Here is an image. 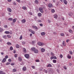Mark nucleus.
Instances as JSON below:
<instances>
[{
    "mask_svg": "<svg viewBox=\"0 0 74 74\" xmlns=\"http://www.w3.org/2000/svg\"><path fill=\"white\" fill-rule=\"evenodd\" d=\"M31 51H34V53H37L38 52V50L34 47L32 48L31 49Z\"/></svg>",
    "mask_w": 74,
    "mask_h": 74,
    "instance_id": "1",
    "label": "nucleus"
},
{
    "mask_svg": "<svg viewBox=\"0 0 74 74\" xmlns=\"http://www.w3.org/2000/svg\"><path fill=\"white\" fill-rule=\"evenodd\" d=\"M38 45L39 46H43L44 45V44L43 43L38 42L37 43Z\"/></svg>",
    "mask_w": 74,
    "mask_h": 74,
    "instance_id": "2",
    "label": "nucleus"
},
{
    "mask_svg": "<svg viewBox=\"0 0 74 74\" xmlns=\"http://www.w3.org/2000/svg\"><path fill=\"white\" fill-rule=\"evenodd\" d=\"M32 27L33 29H34L35 30H38V28L36 25H33L32 26Z\"/></svg>",
    "mask_w": 74,
    "mask_h": 74,
    "instance_id": "3",
    "label": "nucleus"
},
{
    "mask_svg": "<svg viewBox=\"0 0 74 74\" xmlns=\"http://www.w3.org/2000/svg\"><path fill=\"white\" fill-rule=\"evenodd\" d=\"M25 56L27 59H28V58H29V55L27 54H25Z\"/></svg>",
    "mask_w": 74,
    "mask_h": 74,
    "instance_id": "4",
    "label": "nucleus"
},
{
    "mask_svg": "<svg viewBox=\"0 0 74 74\" xmlns=\"http://www.w3.org/2000/svg\"><path fill=\"white\" fill-rule=\"evenodd\" d=\"M7 10L8 12H11L12 11V10H11V9L10 8H7Z\"/></svg>",
    "mask_w": 74,
    "mask_h": 74,
    "instance_id": "5",
    "label": "nucleus"
},
{
    "mask_svg": "<svg viewBox=\"0 0 74 74\" xmlns=\"http://www.w3.org/2000/svg\"><path fill=\"white\" fill-rule=\"evenodd\" d=\"M39 11H40V12H41V13H43V12H44V11H43V9L42 8H40L39 9Z\"/></svg>",
    "mask_w": 74,
    "mask_h": 74,
    "instance_id": "6",
    "label": "nucleus"
},
{
    "mask_svg": "<svg viewBox=\"0 0 74 74\" xmlns=\"http://www.w3.org/2000/svg\"><path fill=\"white\" fill-rule=\"evenodd\" d=\"M21 22L23 23H25L26 22V20L25 19H23L21 20Z\"/></svg>",
    "mask_w": 74,
    "mask_h": 74,
    "instance_id": "7",
    "label": "nucleus"
},
{
    "mask_svg": "<svg viewBox=\"0 0 74 74\" xmlns=\"http://www.w3.org/2000/svg\"><path fill=\"white\" fill-rule=\"evenodd\" d=\"M18 60L19 62H21L22 60V59L21 57H19L18 58Z\"/></svg>",
    "mask_w": 74,
    "mask_h": 74,
    "instance_id": "8",
    "label": "nucleus"
},
{
    "mask_svg": "<svg viewBox=\"0 0 74 74\" xmlns=\"http://www.w3.org/2000/svg\"><path fill=\"white\" fill-rule=\"evenodd\" d=\"M45 51V49L43 48H42L41 49V51L42 52H44Z\"/></svg>",
    "mask_w": 74,
    "mask_h": 74,
    "instance_id": "9",
    "label": "nucleus"
},
{
    "mask_svg": "<svg viewBox=\"0 0 74 74\" xmlns=\"http://www.w3.org/2000/svg\"><path fill=\"white\" fill-rule=\"evenodd\" d=\"M41 35L42 36L45 35V32H42L41 33Z\"/></svg>",
    "mask_w": 74,
    "mask_h": 74,
    "instance_id": "10",
    "label": "nucleus"
},
{
    "mask_svg": "<svg viewBox=\"0 0 74 74\" xmlns=\"http://www.w3.org/2000/svg\"><path fill=\"white\" fill-rule=\"evenodd\" d=\"M69 32L70 33H71L73 34V30L71 29H70L69 30Z\"/></svg>",
    "mask_w": 74,
    "mask_h": 74,
    "instance_id": "11",
    "label": "nucleus"
},
{
    "mask_svg": "<svg viewBox=\"0 0 74 74\" xmlns=\"http://www.w3.org/2000/svg\"><path fill=\"white\" fill-rule=\"evenodd\" d=\"M48 6L49 8H51V7H52V4L51 3H49L48 5Z\"/></svg>",
    "mask_w": 74,
    "mask_h": 74,
    "instance_id": "12",
    "label": "nucleus"
},
{
    "mask_svg": "<svg viewBox=\"0 0 74 74\" xmlns=\"http://www.w3.org/2000/svg\"><path fill=\"white\" fill-rule=\"evenodd\" d=\"M63 2L64 4L66 5L67 4V1H66V0H63Z\"/></svg>",
    "mask_w": 74,
    "mask_h": 74,
    "instance_id": "13",
    "label": "nucleus"
},
{
    "mask_svg": "<svg viewBox=\"0 0 74 74\" xmlns=\"http://www.w3.org/2000/svg\"><path fill=\"white\" fill-rule=\"evenodd\" d=\"M6 62V59L5 58H4L2 61V63H4V62Z\"/></svg>",
    "mask_w": 74,
    "mask_h": 74,
    "instance_id": "14",
    "label": "nucleus"
},
{
    "mask_svg": "<svg viewBox=\"0 0 74 74\" xmlns=\"http://www.w3.org/2000/svg\"><path fill=\"white\" fill-rule=\"evenodd\" d=\"M54 18L55 19H57L58 18V15L56 14H55L54 15Z\"/></svg>",
    "mask_w": 74,
    "mask_h": 74,
    "instance_id": "15",
    "label": "nucleus"
},
{
    "mask_svg": "<svg viewBox=\"0 0 74 74\" xmlns=\"http://www.w3.org/2000/svg\"><path fill=\"white\" fill-rule=\"evenodd\" d=\"M47 67H52V65L51 64H49L47 65Z\"/></svg>",
    "mask_w": 74,
    "mask_h": 74,
    "instance_id": "16",
    "label": "nucleus"
},
{
    "mask_svg": "<svg viewBox=\"0 0 74 74\" xmlns=\"http://www.w3.org/2000/svg\"><path fill=\"white\" fill-rule=\"evenodd\" d=\"M23 71H26V68L25 67H24L23 68Z\"/></svg>",
    "mask_w": 74,
    "mask_h": 74,
    "instance_id": "17",
    "label": "nucleus"
},
{
    "mask_svg": "<svg viewBox=\"0 0 74 74\" xmlns=\"http://www.w3.org/2000/svg\"><path fill=\"white\" fill-rule=\"evenodd\" d=\"M62 45L63 46H65L66 45V44L65 43V42L63 41L62 42Z\"/></svg>",
    "mask_w": 74,
    "mask_h": 74,
    "instance_id": "18",
    "label": "nucleus"
},
{
    "mask_svg": "<svg viewBox=\"0 0 74 74\" xmlns=\"http://www.w3.org/2000/svg\"><path fill=\"white\" fill-rule=\"evenodd\" d=\"M3 37L4 39H6L7 38V36L6 35H4L3 36Z\"/></svg>",
    "mask_w": 74,
    "mask_h": 74,
    "instance_id": "19",
    "label": "nucleus"
},
{
    "mask_svg": "<svg viewBox=\"0 0 74 74\" xmlns=\"http://www.w3.org/2000/svg\"><path fill=\"white\" fill-rule=\"evenodd\" d=\"M67 57L68 58H69V59H71V56L69 55V54L68 55V56H67Z\"/></svg>",
    "mask_w": 74,
    "mask_h": 74,
    "instance_id": "20",
    "label": "nucleus"
},
{
    "mask_svg": "<svg viewBox=\"0 0 74 74\" xmlns=\"http://www.w3.org/2000/svg\"><path fill=\"white\" fill-rule=\"evenodd\" d=\"M38 15L39 16H41V15H42V14H41V13H39L38 14Z\"/></svg>",
    "mask_w": 74,
    "mask_h": 74,
    "instance_id": "21",
    "label": "nucleus"
},
{
    "mask_svg": "<svg viewBox=\"0 0 74 74\" xmlns=\"http://www.w3.org/2000/svg\"><path fill=\"white\" fill-rule=\"evenodd\" d=\"M12 18H9L8 19V21H12Z\"/></svg>",
    "mask_w": 74,
    "mask_h": 74,
    "instance_id": "22",
    "label": "nucleus"
},
{
    "mask_svg": "<svg viewBox=\"0 0 74 74\" xmlns=\"http://www.w3.org/2000/svg\"><path fill=\"white\" fill-rule=\"evenodd\" d=\"M22 9L24 10H25L26 9V7L25 6H23L22 7Z\"/></svg>",
    "mask_w": 74,
    "mask_h": 74,
    "instance_id": "23",
    "label": "nucleus"
},
{
    "mask_svg": "<svg viewBox=\"0 0 74 74\" xmlns=\"http://www.w3.org/2000/svg\"><path fill=\"white\" fill-rule=\"evenodd\" d=\"M51 56H54V55H55V54H54V53H53L51 52Z\"/></svg>",
    "mask_w": 74,
    "mask_h": 74,
    "instance_id": "24",
    "label": "nucleus"
},
{
    "mask_svg": "<svg viewBox=\"0 0 74 74\" xmlns=\"http://www.w3.org/2000/svg\"><path fill=\"white\" fill-rule=\"evenodd\" d=\"M5 34H10V32L8 31H5Z\"/></svg>",
    "mask_w": 74,
    "mask_h": 74,
    "instance_id": "25",
    "label": "nucleus"
},
{
    "mask_svg": "<svg viewBox=\"0 0 74 74\" xmlns=\"http://www.w3.org/2000/svg\"><path fill=\"white\" fill-rule=\"evenodd\" d=\"M23 51L24 52H25V53L26 52H27L26 50V49H25V48H23Z\"/></svg>",
    "mask_w": 74,
    "mask_h": 74,
    "instance_id": "26",
    "label": "nucleus"
},
{
    "mask_svg": "<svg viewBox=\"0 0 74 74\" xmlns=\"http://www.w3.org/2000/svg\"><path fill=\"white\" fill-rule=\"evenodd\" d=\"M7 44L9 45H11V43L10 42H8L7 43Z\"/></svg>",
    "mask_w": 74,
    "mask_h": 74,
    "instance_id": "27",
    "label": "nucleus"
},
{
    "mask_svg": "<svg viewBox=\"0 0 74 74\" xmlns=\"http://www.w3.org/2000/svg\"><path fill=\"white\" fill-rule=\"evenodd\" d=\"M60 36H64V33H61L60 34Z\"/></svg>",
    "mask_w": 74,
    "mask_h": 74,
    "instance_id": "28",
    "label": "nucleus"
},
{
    "mask_svg": "<svg viewBox=\"0 0 74 74\" xmlns=\"http://www.w3.org/2000/svg\"><path fill=\"white\" fill-rule=\"evenodd\" d=\"M16 48H19V45H18V44H17L16 45Z\"/></svg>",
    "mask_w": 74,
    "mask_h": 74,
    "instance_id": "29",
    "label": "nucleus"
},
{
    "mask_svg": "<svg viewBox=\"0 0 74 74\" xmlns=\"http://www.w3.org/2000/svg\"><path fill=\"white\" fill-rule=\"evenodd\" d=\"M3 29L0 27V32H2L3 31Z\"/></svg>",
    "mask_w": 74,
    "mask_h": 74,
    "instance_id": "30",
    "label": "nucleus"
},
{
    "mask_svg": "<svg viewBox=\"0 0 74 74\" xmlns=\"http://www.w3.org/2000/svg\"><path fill=\"white\" fill-rule=\"evenodd\" d=\"M13 23H15L16 22V20H15V18H14L13 19Z\"/></svg>",
    "mask_w": 74,
    "mask_h": 74,
    "instance_id": "31",
    "label": "nucleus"
},
{
    "mask_svg": "<svg viewBox=\"0 0 74 74\" xmlns=\"http://www.w3.org/2000/svg\"><path fill=\"white\" fill-rule=\"evenodd\" d=\"M73 14L72 13H71L70 14H69V16H73Z\"/></svg>",
    "mask_w": 74,
    "mask_h": 74,
    "instance_id": "32",
    "label": "nucleus"
},
{
    "mask_svg": "<svg viewBox=\"0 0 74 74\" xmlns=\"http://www.w3.org/2000/svg\"><path fill=\"white\" fill-rule=\"evenodd\" d=\"M53 63H56V60H53Z\"/></svg>",
    "mask_w": 74,
    "mask_h": 74,
    "instance_id": "33",
    "label": "nucleus"
},
{
    "mask_svg": "<svg viewBox=\"0 0 74 74\" xmlns=\"http://www.w3.org/2000/svg\"><path fill=\"white\" fill-rule=\"evenodd\" d=\"M35 3H36V4H37V3H38V0H36L35 1Z\"/></svg>",
    "mask_w": 74,
    "mask_h": 74,
    "instance_id": "34",
    "label": "nucleus"
},
{
    "mask_svg": "<svg viewBox=\"0 0 74 74\" xmlns=\"http://www.w3.org/2000/svg\"><path fill=\"white\" fill-rule=\"evenodd\" d=\"M7 37H8V38H11V36L9 35H7Z\"/></svg>",
    "mask_w": 74,
    "mask_h": 74,
    "instance_id": "35",
    "label": "nucleus"
},
{
    "mask_svg": "<svg viewBox=\"0 0 74 74\" xmlns=\"http://www.w3.org/2000/svg\"><path fill=\"white\" fill-rule=\"evenodd\" d=\"M51 12H52V13H54V12H55V10L54 9L52 10H51Z\"/></svg>",
    "mask_w": 74,
    "mask_h": 74,
    "instance_id": "36",
    "label": "nucleus"
},
{
    "mask_svg": "<svg viewBox=\"0 0 74 74\" xmlns=\"http://www.w3.org/2000/svg\"><path fill=\"white\" fill-rule=\"evenodd\" d=\"M10 50H11V51L13 50V47H10Z\"/></svg>",
    "mask_w": 74,
    "mask_h": 74,
    "instance_id": "37",
    "label": "nucleus"
},
{
    "mask_svg": "<svg viewBox=\"0 0 74 74\" xmlns=\"http://www.w3.org/2000/svg\"><path fill=\"white\" fill-rule=\"evenodd\" d=\"M33 34H34L35 33V32L34 31H32L31 32Z\"/></svg>",
    "mask_w": 74,
    "mask_h": 74,
    "instance_id": "38",
    "label": "nucleus"
},
{
    "mask_svg": "<svg viewBox=\"0 0 74 74\" xmlns=\"http://www.w3.org/2000/svg\"><path fill=\"white\" fill-rule=\"evenodd\" d=\"M69 53L71 55H72L73 54V52L71 51H69Z\"/></svg>",
    "mask_w": 74,
    "mask_h": 74,
    "instance_id": "39",
    "label": "nucleus"
},
{
    "mask_svg": "<svg viewBox=\"0 0 74 74\" xmlns=\"http://www.w3.org/2000/svg\"><path fill=\"white\" fill-rule=\"evenodd\" d=\"M37 22H41L42 21L41 20H37Z\"/></svg>",
    "mask_w": 74,
    "mask_h": 74,
    "instance_id": "40",
    "label": "nucleus"
},
{
    "mask_svg": "<svg viewBox=\"0 0 74 74\" xmlns=\"http://www.w3.org/2000/svg\"><path fill=\"white\" fill-rule=\"evenodd\" d=\"M8 58V56L7 55L6 56H5V59H7Z\"/></svg>",
    "mask_w": 74,
    "mask_h": 74,
    "instance_id": "41",
    "label": "nucleus"
},
{
    "mask_svg": "<svg viewBox=\"0 0 74 74\" xmlns=\"http://www.w3.org/2000/svg\"><path fill=\"white\" fill-rule=\"evenodd\" d=\"M15 64V63H11V65L12 66H14V65Z\"/></svg>",
    "mask_w": 74,
    "mask_h": 74,
    "instance_id": "42",
    "label": "nucleus"
},
{
    "mask_svg": "<svg viewBox=\"0 0 74 74\" xmlns=\"http://www.w3.org/2000/svg\"><path fill=\"white\" fill-rule=\"evenodd\" d=\"M10 62H7L6 64V65H9V64H10Z\"/></svg>",
    "mask_w": 74,
    "mask_h": 74,
    "instance_id": "43",
    "label": "nucleus"
},
{
    "mask_svg": "<svg viewBox=\"0 0 74 74\" xmlns=\"http://www.w3.org/2000/svg\"><path fill=\"white\" fill-rule=\"evenodd\" d=\"M4 27H5V28H7V27H7V26L6 25H5L4 26Z\"/></svg>",
    "mask_w": 74,
    "mask_h": 74,
    "instance_id": "44",
    "label": "nucleus"
},
{
    "mask_svg": "<svg viewBox=\"0 0 74 74\" xmlns=\"http://www.w3.org/2000/svg\"><path fill=\"white\" fill-rule=\"evenodd\" d=\"M26 42H22V44H23V45H24V44H25Z\"/></svg>",
    "mask_w": 74,
    "mask_h": 74,
    "instance_id": "45",
    "label": "nucleus"
},
{
    "mask_svg": "<svg viewBox=\"0 0 74 74\" xmlns=\"http://www.w3.org/2000/svg\"><path fill=\"white\" fill-rule=\"evenodd\" d=\"M22 36L21 35L20 38V40H22Z\"/></svg>",
    "mask_w": 74,
    "mask_h": 74,
    "instance_id": "46",
    "label": "nucleus"
},
{
    "mask_svg": "<svg viewBox=\"0 0 74 74\" xmlns=\"http://www.w3.org/2000/svg\"><path fill=\"white\" fill-rule=\"evenodd\" d=\"M16 71V69H14L13 70V72H15Z\"/></svg>",
    "mask_w": 74,
    "mask_h": 74,
    "instance_id": "47",
    "label": "nucleus"
},
{
    "mask_svg": "<svg viewBox=\"0 0 74 74\" xmlns=\"http://www.w3.org/2000/svg\"><path fill=\"white\" fill-rule=\"evenodd\" d=\"M13 4L14 5H16V3L15 2H14Z\"/></svg>",
    "mask_w": 74,
    "mask_h": 74,
    "instance_id": "48",
    "label": "nucleus"
},
{
    "mask_svg": "<svg viewBox=\"0 0 74 74\" xmlns=\"http://www.w3.org/2000/svg\"><path fill=\"white\" fill-rule=\"evenodd\" d=\"M36 62H40V60H36Z\"/></svg>",
    "mask_w": 74,
    "mask_h": 74,
    "instance_id": "49",
    "label": "nucleus"
},
{
    "mask_svg": "<svg viewBox=\"0 0 74 74\" xmlns=\"http://www.w3.org/2000/svg\"><path fill=\"white\" fill-rule=\"evenodd\" d=\"M18 2V3H21V1L20 0H16Z\"/></svg>",
    "mask_w": 74,
    "mask_h": 74,
    "instance_id": "50",
    "label": "nucleus"
},
{
    "mask_svg": "<svg viewBox=\"0 0 74 74\" xmlns=\"http://www.w3.org/2000/svg\"><path fill=\"white\" fill-rule=\"evenodd\" d=\"M60 57L61 58H63V55H62L61 54L60 55Z\"/></svg>",
    "mask_w": 74,
    "mask_h": 74,
    "instance_id": "51",
    "label": "nucleus"
},
{
    "mask_svg": "<svg viewBox=\"0 0 74 74\" xmlns=\"http://www.w3.org/2000/svg\"><path fill=\"white\" fill-rule=\"evenodd\" d=\"M3 72L2 71H0V74H3Z\"/></svg>",
    "mask_w": 74,
    "mask_h": 74,
    "instance_id": "52",
    "label": "nucleus"
},
{
    "mask_svg": "<svg viewBox=\"0 0 74 74\" xmlns=\"http://www.w3.org/2000/svg\"><path fill=\"white\" fill-rule=\"evenodd\" d=\"M15 58H17V54H15L14 55Z\"/></svg>",
    "mask_w": 74,
    "mask_h": 74,
    "instance_id": "53",
    "label": "nucleus"
},
{
    "mask_svg": "<svg viewBox=\"0 0 74 74\" xmlns=\"http://www.w3.org/2000/svg\"><path fill=\"white\" fill-rule=\"evenodd\" d=\"M53 57V59H57V58H56V57L55 56H54Z\"/></svg>",
    "mask_w": 74,
    "mask_h": 74,
    "instance_id": "54",
    "label": "nucleus"
},
{
    "mask_svg": "<svg viewBox=\"0 0 74 74\" xmlns=\"http://www.w3.org/2000/svg\"><path fill=\"white\" fill-rule=\"evenodd\" d=\"M34 43H35V41H32V43L33 44H34Z\"/></svg>",
    "mask_w": 74,
    "mask_h": 74,
    "instance_id": "55",
    "label": "nucleus"
},
{
    "mask_svg": "<svg viewBox=\"0 0 74 74\" xmlns=\"http://www.w3.org/2000/svg\"><path fill=\"white\" fill-rule=\"evenodd\" d=\"M11 59H8V61H9V62H11Z\"/></svg>",
    "mask_w": 74,
    "mask_h": 74,
    "instance_id": "56",
    "label": "nucleus"
},
{
    "mask_svg": "<svg viewBox=\"0 0 74 74\" xmlns=\"http://www.w3.org/2000/svg\"><path fill=\"white\" fill-rule=\"evenodd\" d=\"M69 41H70V40L69 39L67 40H66V42H69Z\"/></svg>",
    "mask_w": 74,
    "mask_h": 74,
    "instance_id": "57",
    "label": "nucleus"
},
{
    "mask_svg": "<svg viewBox=\"0 0 74 74\" xmlns=\"http://www.w3.org/2000/svg\"><path fill=\"white\" fill-rule=\"evenodd\" d=\"M50 59H51V60H52V59H53V57H51L50 58Z\"/></svg>",
    "mask_w": 74,
    "mask_h": 74,
    "instance_id": "58",
    "label": "nucleus"
},
{
    "mask_svg": "<svg viewBox=\"0 0 74 74\" xmlns=\"http://www.w3.org/2000/svg\"><path fill=\"white\" fill-rule=\"evenodd\" d=\"M32 69H35V66H32Z\"/></svg>",
    "mask_w": 74,
    "mask_h": 74,
    "instance_id": "59",
    "label": "nucleus"
},
{
    "mask_svg": "<svg viewBox=\"0 0 74 74\" xmlns=\"http://www.w3.org/2000/svg\"><path fill=\"white\" fill-rule=\"evenodd\" d=\"M64 69H65V70H66L67 69V68L65 66H64Z\"/></svg>",
    "mask_w": 74,
    "mask_h": 74,
    "instance_id": "60",
    "label": "nucleus"
},
{
    "mask_svg": "<svg viewBox=\"0 0 74 74\" xmlns=\"http://www.w3.org/2000/svg\"><path fill=\"white\" fill-rule=\"evenodd\" d=\"M29 32H32V30L31 29H30L29 30Z\"/></svg>",
    "mask_w": 74,
    "mask_h": 74,
    "instance_id": "61",
    "label": "nucleus"
},
{
    "mask_svg": "<svg viewBox=\"0 0 74 74\" xmlns=\"http://www.w3.org/2000/svg\"><path fill=\"white\" fill-rule=\"evenodd\" d=\"M57 71L58 73H59V69H57Z\"/></svg>",
    "mask_w": 74,
    "mask_h": 74,
    "instance_id": "62",
    "label": "nucleus"
},
{
    "mask_svg": "<svg viewBox=\"0 0 74 74\" xmlns=\"http://www.w3.org/2000/svg\"><path fill=\"white\" fill-rule=\"evenodd\" d=\"M45 72L46 73H47L48 72V71L47 70L45 71Z\"/></svg>",
    "mask_w": 74,
    "mask_h": 74,
    "instance_id": "63",
    "label": "nucleus"
},
{
    "mask_svg": "<svg viewBox=\"0 0 74 74\" xmlns=\"http://www.w3.org/2000/svg\"><path fill=\"white\" fill-rule=\"evenodd\" d=\"M48 22L49 23H51V21L49 20H48Z\"/></svg>",
    "mask_w": 74,
    "mask_h": 74,
    "instance_id": "64",
    "label": "nucleus"
}]
</instances>
